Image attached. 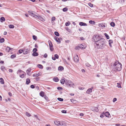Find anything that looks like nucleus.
I'll return each mask as SVG.
<instances>
[{"label": "nucleus", "instance_id": "nucleus-14", "mask_svg": "<svg viewBox=\"0 0 126 126\" xmlns=\"http://www.w3.org/2000/svg\"><path fill=\"white\" fill-rule=\"evenodd\" d=\"M105 115L106 117H109L110 116V113L108 112H106L105 113L104 112Z\"/></svg>", "mask_w": 126, "mask_h": 126}, {"label": "nucleus", "instance_id": "nucleus-20", "mask_svg": "<svg viewBox=\"0 0 126 126\" xmlns=\"http://www.w3.org/2000/svg\"><path fill=\"white\" fill-rule=\"evenodd\" d=\"M79 47L82 49H84L86 48V46H84L82 45H81L79 46Z\"/></svg>", "mask_w": 126, "mask_h": 126}, {"label": "nucleus", "instance_id": "nucleus-30", "mask_svg": "<svg viewBox=\"0 0 126 126\" xmlns=\"http://www.w3.org/2000/svg\"><path fill=\"white\" fill-rule=\"evenodd\" d=\"M63 69V68L61 66H60L58 68V70H62Z\"/></svg>", "mask_w": 126, "mask_h": 126}, {"label": "nucleus", "instance_id": "nucleus-48", "mask_svg": "<svg viewBox=\"0 0 126 126\" xmlns=\"http://www.w3.org/2000/svg\"><path fill=\"white\" fill-rule=\"evenodd\" d=\"M47 54L46 53H45L44 55V57L45 58H46L47 57Z\"/></svg>", "mask_w": 126, "mask_h": 126}, {"label": "nucleus", "instance_id": "nucleus-46", "mask_svg": "<svg viewBox=\"0 0 126 126\" xmlns=\"http://www.w3.org/2000/svg\"><path fill=\"white\" fill-rule=\"evenodd\" d=\"M23 50H19L18 51V52L20 53H21L22 52H23Z\"/></svg>", "mask_w": 126, "mask_h": 126}, {"label": "nucleus", "instance_id": "nucleus-64", "mask_svg": "<svg viewBox=\"0 0 126 126\" xmlns=\"http://www.w3.org/2000/svg\"><path fill=\"white\" fill-rule=\"evenodd\" d=\"M35 47H36V48H38V47L37 46V45L36 44L35 45Z\"/></svg>", "mask_w": 126, "mask_h": 126}, {"label": "nucleus", "instance_id": "nucleus-25", "mask_svg": "<svg viewBox=\"0 0 126 126\" xmlns=\"http://www.w3.org/2000/svg\"><path fill=\"white\" fill-rule=\"evenodd\" d=\"M0 82L1 84H4V81L3 79L2 78H0Z\"/></svg>", "mask_w": 126, "mask_h": 126}, {"label": "nucleus", "instance_id": "nucleus-34", "mask_svg": "<svg viewBox=\"0 0 126 126\" xmlns=\"http://www.w3.org/2000/svg\"><path fill=\"white\" fill-rule=\"evenodd\" d=\"M4 41V39L3 38H2L1 39H0V43H3V42Z\"/></svg>", "mask_w": 126, "mask_h": 126}, {"label": "nucleus", "instance_id": "nucleus-33", "mask_svg": "<svg viewBox=\"0 0 126 126\" xmlns=\"http://www.w3.org/2000/svg\"><path fill=\"white\" fill-rule=\"evenodd\" d=\"M16 55L15 54H13L11 55V58L12 59L16 57Z\"/></svg>", "mask_w": 126, "mask_h": 126}, {"label": "nucleus", "instance_id": "nucleus-26", "mask_svg": "<svg viewBox=\"0 0 126 126\" xmlns=\"http://www.w3.org/2000/svg\"><path fill=\"white\" fill-rule=\"evenodd\" d=\"M40 95L42 97H43L44 95V93L43 91H41L40 94Z\"/></svg>", "mask_w": 126, "mask_h": 126}, {"label": "nucleus", "instance_id": "nucleus-56", "mask_svg": "<svg viewBox=\"0 0 126 126\" xmlns=\"http://www.w3.org/2000/svg\"><path fill=\"white\" fill-rule=\"evenodd\" d=\"M50 49L51 51H52L53 50V47H51V48H49Z\"/></svg>", "mask_w": 126, "mask_h": 126}, {"label": "nucleus", "instance_id": "nucleus-59", "mask_svg": "<svg viewBox=\"0 0 126 126\" xmlns=\"http://www.w3.org/2000/svg\"><path fill=\"white\" fill-rule=\"evenodd\" d=\"M8 94L10 96H11L12 95V94L10 92H9L8 93Z\"/></svg>", "mask_w": 126, "mask_h": 126}, {"label": "nucleus", "instance_id": "nucleus-40", "mask_svg": "<svg viewBox=\"0 0 126 126\" xmlns=\"http://www.w3.org/2000/svg\"><path fill=\"white\" fill-rule=\"evenodd\" d=\"M26 114L28 116H30L31 115L30 113H29L28 112H26Z\"/></svg>", "mask_w": 126, "mask_h": 126}, {"label": "nucleus", "instance_id": "nucleus-52", "mask_svg": "<svg viewBox=\"0 0 126 126\" xmlns=\"http://www.w3.org/2000/svg\"><path fill=\"white\" fill-rule=\"evenodd\" d=\"M117 100L116 98H113V102H115Z\"/></svg>", "mask_w": 126, "mask_h": 126}, {"label": "nucleus", "instance_id": "nucleus-35", "mask_svg": "<svg viewBox=\"0 0 126 126\" xmlns=\"http://www.w3.org/2000/svg\"><path fill=\"white\" fill-rule=\"evenodd\" d=\"M54 34L56 36H59V33L57 32H54Z\"/></svg>", "mask_w": 126, "mask_h": 126}, {"label": "nucleus", "instance_id": "nucleus-10", "mask_svg": "<svg viewBox=\"0 0 126 126\" xmlns=\"http://www.w3.org/2000/svg\"><path fill=\"white\" fill-rule=\"evenodd\" d=\"M31 71V69L30 68H29L28 69H27L26 71V72L27 74L29 75L30 76L31 75V73H30Z\"/></svg>", "mask_w": 126, "mask_h": 126}, {"label": "nucleus", "instance_id": "nucleus-63", "mask_svg": "<svg viewBox=\"0 0 126 126\" xmlns=\"http://www.w3.org/2000/svg\"><path fill=\"white\" fill-rule=\"evenodd\" d=\"M81 70L82 72H85V71L83 69H82Z\"/></svg>", "mask_w": 126, "mask_h": 126}, {"label": "nucleus", "instance_id": "nucleus-7", "mask_svg": "<svg viewBox=\"0 0 126 126\" xmlns=\"http://www.w3.org/2000/svg\"><path fill=\"white\" fill-rule=\"evenodd\" d=\"M30 50L28 49H27L23 51V53L24 54H26L30 52Z\"/></svg>", "mask_w": 126, "mask_h": 126}, {"label": "nucleus", "instance_id": "nucleus-60", "mask_svg": "<svg viewBox=\"0 0 126 126\" xmlns=\"http://www.w3.org/2000/svg\"><path fill=\"white\" fill-rule=\"evenodd\" d=\"M7 32L5 31L4 32L3 34L4 35H5L7 34Z\"/></svg>", "mask_w": 126, "mask_h": 126}, {"label": "nucleus", "instance_id": "nucleus-22", "mask_svg": "<svg viewBox=\"0 0 126 126\" xmlns=\"http://www.w3.org/2000/svg\"><path fill=\"white\" fill-rule=\"evenodd\" d=\"M53 80L55 81L56 82H57L59 80V79L58 78H54L53 79Z\"/></svg>", "mask_w": 126, "mask_h": 126}, {"label": "nucleus", "instance_id": "nucleus-28", "mask_svg": "<svg viewBox=\"0 0 126 126\" xmlns=\"http://www.w3.org/2000/svg\"><path fill=\"white\" fill-rule=\"evenodd\" d=\"M37 66L40 69H42L43 68V66L41 64H39Z\"/></svg>", "mask_w": 126, "mask_h": 126}, {"label": "nucleus", "instance_id": "nucleus-38", "mask_svg": "<svg viewBox=\"0 0 126 126\" xmlns=\"http://www.w3.org/2000/svg\"><path fill=\"white\" fill-rule=\"evenodd\" d=\"M33 38L34 40H36L37 39V37L34 35L33 36Z\"/></svg>", "mask_w": 126, "mask_h": 126}, {"label": "nucleus", "instance_id": "nucleus-15", "mask_svg": "<svg viewBox=\"0 0 126 126\" xmlns=\"http://www.w3.org/2000/svg\"><path fill=\"white\" fill-rule=\"evenodd\" d=\"M55 39L57 42H59V43H60L61 41L59 38L56 37H55Z\"/></svg>", "mask_w": 126, "mask_h": 126}, {"label": "nucleus", "instance_id": "nucleus-45", "mask_svg": "<svg viewBox=\"0 0 126 126\" xmlns=\"http://www.w3.org/2000/svg\"><path fill=\"white\" fill-rule=\"evenodd\" d=\"M24 74H22V75H20V77L21 78H23L24 77Z\"/></svg>", "mask_w": 126, "mask_h": 126}, {"label": "nucleus", "instance_id": "nucleus-19", "mask_svg": "<svg viewBox=\"0 0 126 126\" xmlns=\"http://www.w3.org/2000/svg\"><path fill=\"white\" fill-rule=\"evenodd\" d=\"M54 123L56 125L59 126L60 121H56L54 122Z\"/></svg>", "mask_w": 126, "mask_h": 126}, {"label": "nucleus", "instance_id": "nucleus-43", "mask_svg": "<svg viewBox=\"0 0 126 126\" xmlns=\"http://www.w3.org/2000/svg\"><path fill=\"white\" fill-rule=\"evenodd\" d=\"M88 5L91 7H93V5L91 3H88Z\"/></svg>", "mask_w": 126, "mask_h": 126}, {"label": "nucleus", "instance_id": "nucleus-54", "mask_svg": "<svg viewBox=\"0 0 126 126\" xmlns=\"http://www.w3.org/2000/svg\"><path fill=\"white\" fill-rule=\"evenodd\" d=\"M57 89L59 90L63 89V88L62 87H58L57 88Z\"/></svg>", "mask_w": 126, "mask_h": 126}, {"label": "nucleus", "instance_id": "nucleus-3", "mask_svg": "<svg viewBox=\"0 0 126 126\" xmlns=\"http://www.w3.org/2000/svg\"><path fill=\"white\" fill-rule=\"evenodd\" d=\"M65 84L68 87H74L75 85L73 82L70 80H66Z\"/></svg>", "mask_w": 126, "mask_h": 126}, {"label": "nucleus", "instance_id": "nucleus-12", "mask_svg": "<svg viewBox=\"0 0 126 126\" xmlns=\"http://www.w3.org/2000/svg\"><path fill=\"white\" fill-rule=\"evenodd\" d=\"M38 17L36 18L42 21H44V19L41 17L39 16L38 15Z\"/></svg>", "mask_w": 126, "mask_h": 126}, {"label": "nucleus", "instance_id": "nucleus-36", "mask_svg": "<svg viewBox=\"0 0 126 126\" xmlns=\"http://www.w3.org/2000/svg\"><path fill=\"white\" fill-rule=\"evenodd\" d=\"M9 26V28H13L14 27V26L13 25H10Z\"/></svg>", "mask_w": 126, "mask_h": 126}, {"label": "nucleus", "instance_id": "nucleus-24", "mask_svg": "<svg viewBox=\"0 0 126 126\" xmlns=\"http://www.w3.org/2000/svg\"><path fill=\"white\" fill-rule=\"evenodd\" d=\"M5 19L4 18V17H1L0 18V21L1 22H2L5 21Z\"/></svg>", "mask_w": 126, "mask_h": 126}, {"label": "nucleus", "instance_id": "nucleus-31", "mask_svg": "<svg viewBox=\"0 0 126 126\" xmlns=\"http://www.w3.org/2000/svg\"><path fill=\"white\" fill-rule=\"evenodd\" d=\"M68 10V8L67 7H65L63 9V12L67 11Z\"/></svg>", "mask_w": 126, "mask_h": 126}, {"label": "nucleus", "instance_id": "nucleus-16", "mask_svg": "<svg viewBox=\"0 0 126 126\" xmlns=\"http://www.w3.org/2000/svg\"><path fill=\"white\" fill-rule=\"evenodd\" d=\"M32 55L34 56H37L38 55V53L36 52H34L32 53Z\"/></svg>", "mask_w": 126, "mask_h": 126}, {"label": "nucleus", "instance_id": "nucleus-58", "mask_svg": "<svg viewBox=\"0 0 126 126\" xmlns=\"http://www.w3.org/2000/svg\"><path fill=\"white\" fill-rule=\"evenodd\" d=\"M32 88H34V86L33 85H31L30 86Z\"/></svg>", "mask_w": 126, "mask_h": 126}, {"label": "nucleus", "instance_id": "nucleus-18", "mask_svg": "<svg viewBox=\"0 0 126 126\" xmlns=\"http://www.w3.org/2000/svg\"><path fill=\"white\" fill-rule=\"evenodd\" d=\"M40 75V73H39L37 74L36 73L33 75V76L34 77H37L38 76Z\"/></svg>", "mask_w": 126, "mask_h": 126}, {"label": "nucleus", "instance_id": "nucleus-61", "mask_svg": "<svg viewBox=\"0 0 126 126\" xmlns=\"http://www.w3.org/2000/svg\"><path fill=\"white\" fill-rule=\"evenodd\" d=\"M36 89L37 90H38L39 89V87L38 86H36Z\"/></svg>", "mask_w": 126, "mask_h": 126}, {"label": "nucleus", "instance_id": "nucleus-5", "mask_svg": "<svg viewBox=\"0 0 126 126\" xmlns=\"http://www.w3.org/2000/svg\"><path fill=\"white\" fill-rule=\"evenodd\" d=\"M59 126H65L66 125V122L63 121H60Z\"/></svg>", "mask_w": 126, "mask_h": 126}, {"label": "nucleus", "instance_id": "nucleus-41", "mask_svg": "<svg viewBox=\"0 0 126 126\" xmlns=\"http://www.w3.org/2000/svg\"><path fill=\"white\" fill-rule=\"evenodd\" d=\"M70 23L69 22H67L65 23V25L66 26H68L70 24Z\"/></svg>", "mask_w": 126, "mask_h": 126}, {"label": "nucleus", "instance_id": "nucleus-57", "mask_svg": "<svg viewBox=\"0 0 126 126\" xmlns=\"http://www.w3.org/2000/svg\"><path fill=\"white\" fill-rule=\"evenodd\" d=\"M9 71L10 72L12 73L13 72V70L12 69H9Z\"/></svg>", "mask_w": 126, "mask_h": 126}, {"label": "nucleus", "instance_id": "nucleus-62", "mask_svg": "<svg viewBox=\"0 0 126 126\" xmlns=\"http://www.w3.org/2000/svg\"><path fill=\"white\" fill-rule=\"evenodd\" d=\"M52 59L53 60H56V58L55 57H52Z\"/></svg>", "mask_w": 126, "mask_h": 126}, {"label": "nucleus", "instance_id": "nucleus-51", "mask_svg": "<svg viewBox=\"0 0 126 126\" xmlns=\"http://www.w3.org/2000/svg\"><path fill=\"white\" fill-rule=\"evenodd\" d=\"M86 65L88 67H90L91 66V65L88 63H86Z\"/></svg>", "mask_w": 126, "mask_h": 126}, {"label": "nucleus", "instance_id": "nucleus-29", "mask_svg": "<svg viewBox=\"0 0 126 126\" xmlns=\"http://www.w3.org/2000/svg\"><path fill=\"white\" fill-rule=\"evenodd\" d=\"M104 35L107 38V39H109L110 38V37L109 35L106 33H104Z\"/></svg>", "mask_w": 126, "mask_h": 126}, {"label": "nucleus", "instance_id": "nucleus-47", "mask_svg": "<svg viewBox=\"0 0 126 126\" xmlns=\"http://www.w3.org/2000/svg\"><path fill=\"white\" fill-rule=\"evenodd\" d=\"M37 51V49L36 48H34L32 50L33 52H36Z\"/></svg>", "mask_w": 126, "mask_h": 126}, {"label": "nucleus", "instance_id": "nucleus-2", "mask_svg": "<svg viewBox=\"0 0 126 126\" xmlns=\"http://www.w3.org/2000/svg\"><path fill=\"white\" fill-rule=\"evenodd\" d=\"M113 66H114L115 69L117 71H120L121 69L122 64L118 62L114 63Z\"/></svg>", "mask_w": 126, "mask_h": 126}, {"label": "nucleus", "instance_id": "nucleus-11", "mask_svg": "<svg viewBox=\"0 0 126 126\" xmlns=\"http://www.w3.org/2000/svg\"><path fill=\"white\" fill-rule=\"evenodd\" d=\"M93 88V87L92 88H89L86 91V93L87 94H89L90 93L92 92V89Z\"/></svg>", "mask_w": 126, "mask_h": 126}, {"label": "nucleus", "instance_id": "nucleus-8", "mask_svg": "<svg viewBox=\"0 0 126 126\" xmlns=\"http://www.w3.org/2000/svg\"><path fill=\"white\" fill-rule=\"evenodd\" d=\"M60 81L61 83L62 84H64V83H65V84L66 80H65V79L64 78H63Z\"/></svg>", "mask_w": 126, "mask_h": 126}, {"label": "nucleus", "instance_id": "nucleus-1", "mask_svg": "<svg viewBox=\"0 0 126 126\" xmlns=\"http://www.w3.org/2000/svg\"><path fill=\"white\" fill-rule=\"evenodd\" d=\"M93 41L95 42L94 46L97 48H102L105 46V40L98 34L94 35L92 37Z\"/></svg>", "mask_w": 126, "mask_h": 126}, {"label": "nucleus", "instance_id": "nucleus-50", "mask_svg": "<svg viewBox=\"0 0 126 126\" xmlns=\"http://www.w3.org/2000/svg\"><path fill=\"white\" fill-rule=\"evenodd\" d=\"M55 20V18L54 17H52V21H53Z\"/></svg>", "mask_w": 126, "mask_h": 126}, {"label": "nucleus", "instance_id": "nucleus-37", "mask_svg": "<svg viewBox=\"0 0 126 126\" xmlns=\"http://www.w3.org/2000/svg\"><path fill=\"white\" fill-rule=\"evenodd\" d=\"M57 99L60 101H63V99L61 98H58Z\"/></svg>", "mask_w": 126, "mask_h": 126}, {"label": "nucleus", "instance_id": "nucleus-39", "mask_svg": "<svg viewBox=\"0 0 126 126\" xmlns=\"http://www.w3.org/2000/svg\"><path fill=\"white\" fill-rule=\"evenodd\" d=\"M104 116H105V114H104V112H103V113L102 114H101L100 115V117L103 118V117H104Z\"/></svg>", "mask_w": 126, "mask_h": 126}, {"label": "nucleus", "instance_id": "nucleus-42", "mask_svg": "<svg viewBox=\"0 0 126 126\" xmlns=\"http://www.w3.org/2000/svg\"><path fill=\"white\" fill-rule=\"evenodd\" d=\"M54 57L55 58H56L57 59H58L59 58V56L57 54H56L54 55Z\"/></svg>", "mask_w": 126, "mask_h": 126}, {"label": "nucleus", "instance_id": "nucleus-49", "mask_svg": "<svg viewBox=\"0 0 126 126\" xmlns=\"http://www.w3.org/2000/svg\"><path fill=\"white\" fill-rule=\"evenodd\" d=\"M117 86L118 87V88H121V85L119 83H117Z\"/></svg>", "mask_w": 126, "mask_h": 126}, {"label": "nucleus", "instance_id": "nucleus-13", "mask_svg": "<svg viewBox=\"0 0 126 126\" xmlns=\"http://www.w3.org/2000/svg\"><path fill=\"white\" fill-rule=\"evenodd\" d=\"M79 24L81 26H86L87 25V24L86 23L82 22H80Z\"/></svg>", "mask_w": 126, "mask_h": 126}, {"label": "nucleus", "instance_id": "nucleus-21", "mask_svg": "<svg viewBox=\"0 0 126 126\" xmlns=\"http://www.w3.org/2000/svg\"><path fill=\"white\" fill-rule=\"evenodd\" d=\"M30 82V80L28 78L26 79V83L27 84H28Z\"/></svg>", "mask_w": 126, "mask_h": 126}, {"label": "nucleus", "instance_id": "nucleus-27", "mask_svg": "<svg viewBox=\"0 0 126 126\" xmlns=\"http://www.w3.org/2000/svg\"><path fill=\"white\" fill-rule=\"evenodd\" d=\"M12 48H10L8 46H7V48H6V50L7 51L9 52L10 50Z\"/></svg>", "mask_w": 126, "mask_h": 126}, {"label": "nucleus", "instance_id": "nucleus-6", "mask_svg": "<svg viewBox=\"0 0 126 126\" xmlns=\"http://www.w3.org/2000/svg\"><path fill=\"white\" fill-rule=\"evenodd\" d=\"M79 59V57L78 55L75 56L74 58V61L77 63L78 62Z\"/></svg>", "mask_w": 126, "mask_h": 126}, {"label": "nucleus", "instance_id": "nucleus-9", "mask_svg": "<svg viewBox=\"0 0 126 126\" xmlns=\"http://www.w3.org/2000/svg\"><path fill=\"white\" fill-rule=\"evenodd\" d=\"M99 26L100 27H101L102 28H103L105 27L106 26V25L104 24L101 23L99 24Z\"/></svg>", "mask_w": 126, "mask_h": 126}, {"label": "nucleus", "instance_id": "nucleus-4", "mask_svg": "<svg viewBox=\"0 0 126 126\" xmlns=\"http://www.w3.org/2000/svg\"><path fill=\"white\" fill-rule=\"evenodd\" d=\"M28 12L30 15L36 18L38 17V14L36 13L35 12L31 11H28Z\"/></svg>", "mask_w": 126, "mask_h": 126}, {"label": "nucleus", "instance_id": "nucleus-44", "mask_svg": "<svg viewBox=\"0 0 126 126\" xmlns=\"http://www.w3.org/2000/svg\"><path fill=\"white\" fill-rule=\"evenodd\" d=\"M109 44H111L113 43V41L112 40H109Z\"/></svg>", "mask_w": 126, "mask_h": 126}, {"label": "nucleus", "instance_id": "nucleus-23", "mask_svg": "<svg viewBox=\"0 0 126 126\" xmlns=\"http://www.w3.org/2000/svg\"><path fill=\"white\" fill-rule=\"evenodd\" d=\"M89 23L93 25L95 24V22L94 21H93L92 20H90L89 21Z\"/></svg>", "mask_w": 126, "mask_h": 126}, {"label": "nucleus", "instance_id": "nucleus-17", "mask_svg": "<svg viewBox=\"0 0 126 126\" xmlns=\"http://www.w3.org/2000/svg\"><path fill=\"white\" fill-rule=\"evenodd\" d=\"M48 42L49 44V48H51V47H53V46L50 41L49 40L48 41Z\"/></svg>", "mask_w": 126, "mask_h": 126}, {"label": "nucleus", "instance_id": "nucleus-53", "mask_svg": "<svg viewBox=\"0 0 126 126\" xmlns=\"http://www.w3.org/2000/svg\"><path fill=\"white\" fill-rule=\"evenodd\" d=\"M61 112L62 113H66V111L65 110H62Z\"/></svg>", "mask_w": 126, "mask_h": 126}, {"label": "nucleus", "instance_id": "nucleus-55", "mask_svg": "<svg viewBox=\"0 0 126 126\" xmlns=\"http://www.w3.org/2000/svg\"><path fill=\"white\" fill-rule=\"evenodd\" d=\"M46 69L47 70H51V68L50 67H47L46 68Z\"/></svg>", "mask_w": 126, "mask_h": 126}, {"label": "nucleus", "instance_id": "nucleus-32", "mask_svg": "<svg viewBox=\"0 0 126 126\" xmlns=\"http://www.w3.org/2000/svg\"><path fill=\"white\" fill-rule=\"evenodd\" d=\"M110 25L113 27H114L115 25V23L113 22H111L110 23Z\"/></svg>", "mask_w": 126, "mask_h": 126}]
</instances>
